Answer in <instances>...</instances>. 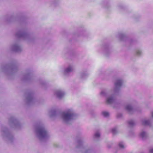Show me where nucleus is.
Here are the masks:
<instances>
[{"mask_svg": "<svg viewBox=\"0 0 153 153\" xmlns=\"http://www.w3.org/2000/svg\"><path fill=\"white\" fill-rule=\"evenodd\" d=\"M119 147L120 148H123L124 146V145H123V144L121 143H119Z\"/></svg>", "mask_w": 153, "mask_h": 153, "instance_id": "13", "label": "nucleus"}, {"mask_svg": "<svg viewBox=\"0 0 153 153\" xmlns=\"http://www.w3.org/2000/svg\"><path fill=\"white\" fill-rule=\"evenodd\" d=\"M143 125H148L149 123V121L148 120H144L143 122Z\"/></svg>", "mask_w": 153, "mask_h": 153, "instance_id": "7", "label": "nucleus"}, {"mask_svg": "<svg viewBox=\"0 0 153 153\" xmlns=\"http://www.w3.org/2000/svg\"><path fill=\"white\" fill-rule=\"evenodd\" d=\"M102 114L105 117H107L109 116V113L107 112H102Z\"/></svg>", "mask_w": 153, "mask_h": 153, "instance_id": "5", "label": "nucleus"}, {"mask_svg": "<svg viewBox=\"0 0 153 153\" xmlns=\"http://www.w3.org/2000/svg\"><path fill=\"white\" fill-rule=\"evenodd\" d=\"M112 132L113 134H115L116 133V130L115 128H113L112 130Z\"/></svg>", "mask_w": 153, "mask_h": 153, "instance_id": "12", "label": "nucleus"}, {"mask_svg": "<svg viewBox=\"0 0 153 153\" xmlns=\"http://www.w3.org/2000/svg\"><path fill=\"white\" fill-rule=\"evenodd\" d=\"M137 55L139 54L140 53V51L137 52Z\"/></svg>", "mask_w": 153, "mask_h": 153, "instance_id": "16", "label": "nucleus"}, {"mask_svg": "<svg viewBox=\"0 0 153 153\" xmlns=\"http://www.w3.org/2000/svg\"><path fill=\"white\" fill-rule=\"evenodd\" d=\"M122 82L121 80H117L115 83V85L116 87H120L122 85Z\"/></svg>", "mask_w": 153, "mask_h": 153, "instance_id": "3", "label": "nucleus"}, {"mask_svg": "<svg viewBox=\"0 0 153 153\" xmlns=\"http://www.w3.org/2000/svg\"><path fill=\"white\" fill-rule=\"evenodd\" d=\"M72 70V68L71 67H69L66 69V71L68 72L71 71Z\"/></svg>", "mask_w": 153, "mask_h": 153, "instance_id": "10", "label": "nucleus"}, {"mask_svg": "<svg viewBox=\"0 0 153 153\" xmlns=\"http://www.w3.org/2000/svg\"><path fill=\"white\" fill-rule=\"evenodd\" d=\"M96 138L97 137H99L100 136V133L98 132H96Z\"/></svg>", "mask_w": 153, "mask_h": 153, "instance_id": "14", "label": "nucleus"}, {"mask_svg": "<svg viewBox=\"0 0 153 153\" xmlns=\"http://www.w3.org/2000/svg\"><path fill=\"white\" fill-rule=\"evenodd\" d=\"M128 124L130 126L133 125L134 123L133 120H131L128 122Z\"/></svg>", "mask_w": 153, "mask_h": 153, "instance_id": "11", "label": "nucleus"}, {"mask_svg": "<svg viewBox=\"0 0 153 153\" xmlns=\"http://www.w3.org/2000/svg\"><path fill=\"white\" fill-rule=\"evenodd\" d=\"M64 95V94L61 91H59L58 93V96L59 98H60L61 96H62Z\"/></svg>", "mask_w": 153, "mask_h": 153, "instance_id": "6", "label": "nucleus"}, {"mask_svg": "<svg viewBox=\"0 0 153 153\" xmlns=\"http://www.w3.org/2000/svg\"><path fill=\"white\" fill-rule=\"evenodd\" d=\"M152 116L153 117V112L152 113Z\"/></svg>", "mask_w": 153, "mask_h": 153, "instance_id": "17", "label": "nucleus"}, {"mask_svg": "<svg viewBox=\"0 0 153 153\" xmlns=\"http://www.w3.org/2000/svg\"><path fill=\"white\" fill-rule=\"evenodd\" d=\"M126 109L128 111H130L132 109V108L130 105H128L126 106Z\"/></svg>", "mask_w": 153, "mask_h": 153, "instance_id": "9", "label": "nucleus"}, {"mask_svg": "<svg viewBox=\"0 0 153 153\" xmlns=\"http://www.w3.org/2000/svg\"><path fill=\"white\" fill-rule=\"evenodd\" d=\"M38 132L40 135L42 137H45L47 134L46 131L43 128H40L38 130Z\"/></svg>", "mask_w": 153, "mask_h": 153, "instance_id": "2", "label": "nucleus"}, {"mask_svg": "<svg viewBox=\"0 0 153 153\" xmlns=\"http://www.w3.org/2000/svg\"><path fill=\"white\" fill-rule=\"evenodd\" d=\"M140 135L142 138H143L146 136V134L145 132H142L140 134Z\"/></svg>", "mask_w": 153, "mask_h": 153, "instance_id": "8", "label": "nucleus"}, {"mask_svg": "<svg viewBox=\"0 0 153 153\" xmlns=\"http://www.w3.org/2000/svg\"><path fill=\"white\" fill-rule=\"evenodd\" d=\"M150 153H153V149H151L150 151Z\"/></svg>", "mask_w": 153, "mask_h": 153, "instance_id": "15", "label": "nucleus"}, {"mask_svg": "<svg viewBox=\"0 0 153 153\" xmlns=\"http://www.w3.org/2000/svg\"><path fill=\"white\" fill-rule=\"evenodd\" d=\"M113 100V99L112 97L108 98L107 100V102L108 104H110L112 102Z\"/></svg>", "mask_w": 153, "mask_h": 153, "instance_id": "4", "label": "nucleus"}, {"mask_svg": "<svg viewBox=\"0 0 153 153\" xmlns=\"http://www.w3.org/2000/svg\"><path fill=\"white\" fill-rule=\"evenodd\" d=\"M63 115V118L65 120L71 119L74 116L73 114L69 112L66 113H64Z\"/></svg>", "mask_w": 153, "mask_h": 153, "instance_id": "1", "label": "nucleus"}]
</instances>
